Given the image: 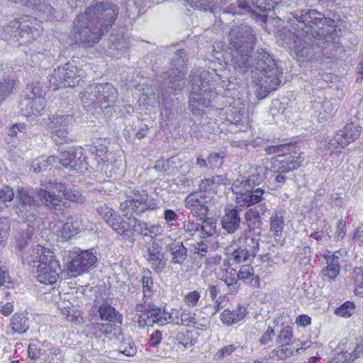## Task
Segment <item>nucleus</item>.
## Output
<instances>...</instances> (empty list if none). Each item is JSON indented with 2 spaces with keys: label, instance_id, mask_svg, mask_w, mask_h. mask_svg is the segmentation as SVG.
<instances>
[{
  "label": "nucleus",
  "instance_id": "1",
  "mask_svg": "<svg viewBox=\"0 0 363 363\" xmlns=\"http://www.w3.org/2000/svg\"><path fill=\"white\" fill-rule=\"evenodd\" d=\"M230 48L237 56L231 60V65L240 74L250 69V78L255 84L256 96L262 99L277 89L282 76V69L274 58L262 48L252 52L256 43V35L250 26L241 24L233 27L228 33Z\"/></svg>",
  "mask_w": 363,
  "mask_h": 363
},
{
  "label": "nucleus",
  "instance_id": "2",
  "mask_svg": "<svg viewBox=\"0 0 363 363\" xmlns=\"http://www.w3.org/2000/svg\"><path fill=\"white\" fill-rule=\"evenodd\" d=\"M285 4L281 15L277 17L291 23L298 35L308 37L318 47L324 48L333 40L336 31L335 21L316 9L302 8L297 0H289Z\"/></svg>",
  "mask_w": 363,
  "mask_h": 363
},
{
  "label": "nucleus",
  "instance_id": "3",
  "mask_svg": "<svg viewBox=\"0 0 363 363\" xmlns=\"http://www.w3.org/2000/svg\"><path fill=\"white\" fill-rule=\"evenodd\" d=\"M119 6L111 1H93L73 22L71 35L77 43L91 47L114 25Z\"/></svg>",
  "mask_w": 363,
  "mask_h": 363
},
{
  "label": "nucleus",
  "instance_id": "4",
  "mask_svg": "<svg viewBox=\"0 0 363 363\" xmlns=\"http://www.w3.org/2000/svg\"><path fill=\"white\" fill-rule=\"evenodd\" d=\"M265 151L269 155L278 154L271 158L272 166L270 167L274 172L279 173L274 178V181L279 184L277 187L286 181V177L281 174L298 169L304 160L303 153L298 152L294 145L291 143L270 145L265 148Z\"/></svg>",
  "mask_w": 363,
  "mask_h": 363
},
{
  "label": "nucleus",
  "instance_id": "5",
  "mask_svg": "<svg viewBox=\"0 0 363 363\" xmlns=\"http://www.w3.org/2000/svg\"><path fill=\"white\" fill-rule=\"evenodd\" d=\"M37 194L41 204L55 211H62L66 207L63 199L77 203H82L84 200L78 190L71 189L62 182L50 183L45 188L38 189Z\"/></svg>",
  "mask_w": 363,
  "mask_h": 363
},
{
  "label": "nucleus",
  "instance_id": "6",
  "mask_svg": "<svg viewBox=\"0 0 363 363\" xmlns=\"http://www.w3.org/2000/svg\"><path fill=\"white\" fill-rule=\"evenodd\" d=\"M191 90L189 97V108L193 112H200L201 108L210 104L208 92L214 89V83L208 72L197 71L190 74Z\"/></svg>",
  "mask_w": 363,
  "mask_h": 363
},
{
  "label": "nucleus",
  "instance_id": "7",
  "mask_svg": "<svg viewBox=\"0 0 363 363\" xmlns=\"http://www.w3.org/2000/svg\"><path fill=\"white\" fill-rule=\"evenodd\" d=\"M159 208L158 200L149 195L145 189L130 188L126 191V199L120 203L123 216H142L144 213Z\"/></svg>",
  "mask_w": 363,
  "mask_h": 363
},
{
  "label": "nucleus",
  "instance_id": "8",
  "mask_svg": "<svg viewBox=\"0 0 363 363\" xmlns=\"http://www.w3.org/2000/svg\"><path fill=\"white\" fill-rule=\"evenodd\" d=\"M96 211L117 234L122 236L124 240H132L133 230L130 217H126L127 218L125 219L106 204L99 206Z\"/></svg>",
  "mask_w": 363,
  "mask_h": 363
},
{
  "label": "nucleus",
  "instance_id": "9",
  "mask_svg": "<svg viewBox=\"0 0 363 363\" xmlns=\"http://www.w3.org/2000/svg\"><path fill=\"white\" fill-rule=\"evenodd\" d=\"M96 211L117 234L122 236L124 240H132L133 230L130 217H126L127 218L125 219L106 204L99 206Z\"/></svg>",
  "mask_w": 363,
  "mask_h": 363
},
{
  "label": "nucleus",
  "instance_id": "10",
  "mask_svg": "<svg viewBox=\"0 0 363 363\" xmlns=\"http://www.w3.org/2000/svg\"><path fill=\"white\" fill-rule=\"evenodd\" d=\"M188 61L187 52L184 49L176 51L171 62V68L166 72V83L172 89L170 94H174L177 90H181L184 87V77L185 74V65Z\"/></svg>",
  "mask_w": 363,
  "mask_h": 363
},
{
  "label": "nucleus",
  "instance_id": "11",
  "mask_svg": "<svg viewBox=\"0 0 363 363\" xmlns=\"http://www.w3.org/2000/svg\"><path fill=\"white\" fill-rule=\"evenodd\" d=\"M82 72L73 62H68L53 70L49 78L50 86L54 90L61 87L74 86L82 77Z\"/></svg>",
  "mask_w": 363,
  "mask_h": 363
},
{
  "label": "nucleus",
  "instance_id": "12",
  "mask_svg": "<svg viewBox=\"0 0 363 363\" xmlns=\"http://www.w3.org/2000/svg\"><path fill=\"white\" fill-rule=\"evenodd\" d=\"M67 272L69 277H76L88 272L97 261L96 257L89 250L74 248L69 254Z\"/></svg>",
  "mask_w": 363,
  "mask_h": 363
},
{
  "label": "nucleus",
  "instance_id": "13",
  "mask_svg": "<svg viewBox=\"0 0 363 363\" xmlns=\"http://www.w3.org/2000/svg\"><path fill=\"white\" fill-rule=\"evenodd\" d=\"M285 4H281V0H252L250 6L245 0H238V7L233 11V14L252 13L255 15L266 17L265 14H259V12L268 13L273 11L275 15H281Z\"/></svg>",
  "mask_w": 363,
  "mask_h": 363
},
{
  "label": "nucleus",
  "instance_id": "14",
  "mask_svg": "<svg viewBox=\"0 0 363 363\" xmlns=\"http://www.w3.org/2000/svg\"><path fill=\"white\" fill-rule=\"evenodd\" d=\"M259 238L254 237L239 238L235 243V247L230 253L229 262L231 264H237L251 261L259 251Z\"/></svg>",
  "mask_w": 363,
  "mask_h": 363
},
{
  "label": "nucleus",
  "instance_id": "15",
  "mask_svg": "<svg viewBox=\"0 0 363 363\" xmlns=\"http://www.w3.org/2000/svg\"><path fill=\"white\" fill-rule=\"evenodd\" d=\"M233 191L237 194L236 201L242 206H250L258 203L263 199L266 193L263 186L250 185L247 186L245 182L236 179L232 186Z\"/></svg>",
  "mask_w": 363,
  "mask_h": 363
},
{
  "label": "nucleus",
  "instance_id": "16",
  "mask_svg": "<svg viewBox=\"0 0 363 363\" xmlns=\"http://www.w3.org/2000/svg\"><path fill=\"white\" fill-rule=\"evenodd\" d=\"M36 268L37 280L45 284L55 283L62 272L59 262L55 259L54 252L52 251L47 252L45 257H43L42 263L36 265Z\"/></svg>",
  "mask_w": 363,
  "mask_h": 363
},
{
  "label": "nucleus",
  "instance_id": "17",
  "mask_svg": "<svg viewBox=\"0 0 363 363\" xmlns=\"http://www.w3.org/2000/svg\"><path fill=\"white\" fill-rule=\"evenodd\" d=\"M143 308L138 320L140 325L143 327L145 325L151 326L154 323H157L159 325H164L172 318L171 314L165 313L164 311L162 312L160 308L156 307L154 304L150 303L146 304L145 301Z\"/></svg>",
  "mask_w": 363,
  "mask_h": 363
},
{
  "label": "nucleus",
  "instance_id": "18",
  "mask_svg": "<svg viewBox=\"0 0 363 363\" xmlns=\"http://www.w3.org/2000/svg\"><path fill=\"white\" fill-rule=\"evenodd\" d=\"M56 157L58 164L70 170L81 171L86 164V157L81 147H70L67 151L61 152Z\"/></svg>",
  "mask_w": 363,
  "mask_h": 363
},
{
  "label": "nucleus",
  "instance_id": "19",
  "mask_svg": "<svg viewBox=\"0 0 363 363\" xmlns=\"http://www.w3.org/2000/svg\"><path fill=\"white\" fill-rule=\"evenodd\" d=\"M145 247L146 260L155 273L160 274L165 269L167 262L162 247L156 241H153L152 243L146 244Z\"/></svg>",
  "mask_w": 363,
  "mask_h": 363
},
{
  "label": "nucleus",
  "instance_id": "20",
  "mask_svg": "<svg viewBox=\"0 0 363 363\" xmlns=\"http://www.w3.org/2000/svg\"><path fill=\"white\" fill-rule=\"evenodd\" d=\"M96 91L101 110L104 111L115 106L118 99V91L111 84H97Z\"/></svg>",
  "mask_w": 363,
  "mask_h": 363
},
{
  "label": "nucleus",
  "instance_id": "21",
  "mask_svg": "<svg viewBox=\"0 0 363 363\" xmlns=\"http://www.w3.org/2000/svg\"><path fill=\"white\" fill-rule=\"evenodd\" d=\"M297 31H291L289 30L286 35L289 36L290 39H292L294 43V53L300 62L310 60L313 55V51L309 43H307L303 38H306L304 35H298Z\"/></svg>",
  "mask_w": 363,
  "mask_h": 363
},
{
  "label": "nucleus",
  "instance_id": "22",
  "mask_svg": "<svg viewBox=\"0 0 363 363\" xmlns=\"http://www.w3.org/2000/svg\"><path fill=\"white\" fill-rule=\"evenodd\" d=\"M241 210L237 207L228 206L224 209L221 217L222 228L229 234H233L241 227Z\"/></svg>",
  "mask_w": 363,
  "mask_h": 363
},
{
  "label": "nucleus",
  "instance_id": "23",
  "mask_svg": "<svg viewBox=\"0 0 363 363\" xmlns=\"http://www.w3.org/2000/svg\"><path fill=\"white\" fill-rule=\"evenodd\" d=\"M130 223L132 224L133 234L132 240L129 241L132 242L134 241L133 236L135 232L142 236L150 237L152 239L156 238L162 232V228L160 224H152L142 221L133 216H131Z\"/></svg>",
  "mask_w": 363,
  "mask_h": 363
},
{
  "label": "nucleus",
  "instance_id": "24",
  "mask_svg": "<svg viewBox=\"0 0 363 363\" xmlns=\"http://www.w3.org/2000/svg\"><path fill=\"white\" fill-rule=\"evenodd\" d=\"M130 46L129 39L121 33L111 34L108 38V52L116 58H121L126 54L130 49Z\"/></svg>",
  "mask_w": 363,
  "mask_h": 363
},
{
  "label": "nucleus",
  "instance_id": "25",
  "mask_svg": "<svg viewBox=\"0 0 363 363\" xmlns=\"http://www.w3.org/2000/svg\"><path fill=\"white\" fill-rule=\"evenodd\" d=\"M18 36L20 44L27 43L36 39L41 34L39 23L35 20L21 21L18 20Z\"/></svg>",
  "mask_w": 363,
  "mask_h": 363
},
{
  "label": "nucleus",
  "instance_id": "26",
  "mask_svg": "<svg viewBox=\"0 0 363 363\" xmlns=\"http://www.w3.org/2000/svg\"><path fill=\"white\" fill-rule=\"evenodd\" d=\"M37 107L32 108V98L29 95L23 94L21 101L18 104V108L23 116L29 117L31 116H38L42 114L45 110L46 101L44 97H38L37 99Z\"/></svg>",
  "mask_w": 363,
  "mask_h": 363
},
{
  "label": "nucleus",
  "instance_id": "27",
  "mask_svg": "<svg viewBox=\"0 0 363 363\" xmlns=\"http://www.w3.org/2000/svg\"><path fill=\"white\" fill-rule=\"evenodd\" d=\"M166 250L169 254V263L172 265H184L188 257V249L184 245L183 242L174 240L167 245Z\"/></svg>",
  "mask_w": 363,
  "mask_h": 363
},
{
  "label": "nucleus",
  "instance_id": "28",
  "mask_svg": "<svg viewBox=\"0 0 363 363\" xmlns=\"http://www.w3.org/2000/svg\"><path fill=\"white\" fill-rule=\"evenodd\" d=\"M185 206L191 210V213L203 219L207 216L208 207L204 198L199 196L196 194H190L185 199Z\"/></svg>",
  "mask_w": 363,
  "mask_h": 363
},
{
  "label": "nucleus",
  "instance_id": "29",
  "mask_svg": "<svg viewBox=\"0 0 363 363\" xmlns=\"http://www.w3.org/2000/svg\"><path fill=\"white\" fill-rule=\"evenodd\" d=\"M41 204H33L32 206H13L11 215L15 214L22 217L25 222L31 225L38 218Z\"/></svg>",
  "mask_w": 363,
  "mask_h": 363
},
{
  "label": "nucleus",
  "instance_id": "30",
  "mask_svg": "<svg viewBox=\"0 0 363 363\" xmlns=\"http://www.w3.org/2000/svg\"><path fill=\"white\" fill-rule=\"evenodd\" d=\"M327 262V267L322 270L324 277L329 280H334L340 272V257L335 253L325 257Z\"/></svg>",
  "mask_w": 363,
  "mask_h": 363
},
{
  "label": "nucleus",
  "instance_id": "31",
  "mask_svg": "<svg viewBox=\"0 0 363 363\" xmlns=\"http://www.w3.org/2000/svg\"><path fill=\"white\" fill-rule=\"evenodd\" d=\"M48 251H50L49 249H46L40 245H36L32 248L30 253H27L26 251L21 254V259L23 263H26L30 265L32 263L35 264L42 263L43 257L47 254Z\"/></svg>",
  "mask_w": 363,
  "mask_h": 363
},
{
  "label": "nucleus",
  "instance_id": "32",
  "mask_svg": "<svg viewBox=\"0 0 363 363\" xmlns=\"http://www.w3.org/2000/svg\"><path fill=\"white\" fill-rule=\"evenodd\" d=\"M362 132V126L350 123L346 124L342 130L338 131V133L342 138V141H346V146L352 142L357 140Z\"/></svg>",
  "mask_w": 363,
  "mask_h": 363
},
{
  "label": "nucleus",
  "instance_id": "33",
  "mask_svg": "<svg viewBox=\"0 0 363 363\" xmlns=\"http://www.w3.org/2000/svg\"><path fill=\"white\" fill-rule=\"evenodd\" d=\"M18 20H13L0 28V38L9 43L20 42Z\"/></svg>",
  "mask_w": 363,
  "mask_h": 363
},
{
  "label": "nucleus",
  "instance_id": "34",
  "mask_svg": "<svg viewBox=\"0 0 363 363\" xmlns=\"http://www.w3.org/2000/svg\"><path fill=\"white\" fill-rule=\"evenodd\" d=\"M72 121V116L71 115L55 114L49 117L45 124L48 129L55 131L60 128L69 127Z\"/></svg>",
  "mask_w": 363,
  "mask_h": 363
},
{
  "label": "nucleus",
  "instance_id": "35",
  "mask_svg": "<svg viewBox=\"0 0 363 363\" xmlns=\"http://www.w3.org/2000/svg\"><path fill=\"white\" fill-rule=\"evenodd\" d=\"M230 184L225 174L220 175H213L211 177L203 180L199 185L200 189L203 191L216 190L220 185L227 186Z\"/></svg>",
  "mask_w": 363,
  "mask_h": 363
},
{
  "label": "nucleus",
  "instance_id": "36",
  "mask_svg": "<svg viewBox=\"0 0 363 363\" xmlns=\"http://www.w3.org/2000/svg\"><path fill=\"white\" fill-rule=\"evenodd\" d=\"M80 94V98L84 108L86 110H91L92 108H99L96 86L86 88V90Z\"/></svg>",
  "mask_w": 363,
  "mask_h": 363
},
{
  "label": "nucleus",
  "instance_id": "37",
  "mask_svg": "<svg viewBox=\"0 0 363 363\" xmlns=\"http://www.w3.org/2000/svg\"><path fill=\"white\" fill-rule=\"evenodd\" d=\"M245 317V309L239 306L235 310H224L220 314L222 322L228 325H233L244 319Z\"/></svg>",
  "mask_w": 363,
  "mask_h": 363
},
{
  "label": "nucleus",
  "instance_id": "38",
  "mask_svg": "<svg viewBox=\"0 0 363 363\" xmlns=\"http://www.w3.org/2000/svg\"><path fill=\"white\" fill-rule=\"evenodd\" d=\"M10 327L13 333L23 334L30 328L29 319L23 314H14L10 320Z\"/></svg>",
  "mask_w": 363,
  "mask_h": 363
},
{
  "label": "nucleus",
  "instance_id": "39",
  "mask_svg": "<svg viewBox=\"0 0 363 363\" xmlns=\"http://www.w3.org/2000/svg\"><path fill=\"white\" fill-rule=\"evenodd\" d=\"M15 85L16 82L12 76L0 77V105L13 94Z\"/></svg>",
  "mask_w": 363,
  "mask_h": 363
},
{
  "label": "nucleus",
  "instance_id": "40",
  "mask_svg": "<svg viewBox=\"0 0 363 363\" xmlns=\"http://www.w3.org/2000/svg\"><path fill=\"white\" fill-rule=\"evenodd\" d=\"M108 143V140L106 138H95L92 141V144L89 147V151L91 154L96 155L98 156L96 157L97 162L99 164L106 163L107 160H104L101 157L105 155L108 152L107 144Z\"/></svg>",
  "mask_w": 363,
  "mask_h": 363
},
{
  "label": "nucleus",
  "instance_id": "41",
  "mask_svg": "<svg viewBox=\"0 0 363 363\" xmlns=\"http://www.w3.org/2000/svg\"><path fill=\"white\" fill-rule=\"evenodd\" d=\"M231 294H236L240 286L238 274L235 269L228 267L222 278Z\"/></svg>",
  "mask_w": 363,
  "mask_h": 363
},
{
  "label": "nucleus",
  "instance_id": "42",
  "mask_svg": "<svg viewBox=\"0 0 363 363\" xmlns=\"http://www.w3.org/2000/svg\"><path fill=\"white\" fill-rule=\"evenodd\" d=\"M33 230L34 228L33 225L28 224L26 231L22 230L16 233L15 239L17 247L21 251V254H22L23 252H25L26 247L30 241Z\"/></svg>",
  "mask_w": 363,
  "mask_h": 363
},
{
  "label": "nucleus",
  "instance_id": "43",
  "mask_svg": "<svg viewBox=\"0 0 363 363\" xmlns=\"http://www.w3.org/2000/svg\"><path fill=\"white\" fill-rule=\"evenodd\" d=\"M245 218L250 230H260L262 221L259 211L257 208L247 210L245 213Z\"/></svg>",
  "mask_w": 363,
  "mask_h": 363
},
{
  "label": "nucleus",
  "instance_id": "44",
  "mask_svg": "<svg viewBox=\"0 0 363 363\" xmlns=\"http://www.w3.org/2000/svg\"><path fill=\"white\" fill-rule=\"evenodd\" d=\"M16 199L18 201V205L14 206H24L40 203L39 201L35 199L34 196L26 189L18 187L17 189Z\"/></svg>",
  "mask_w": 363,
  "mask_h": 363
},
{
  "label": "nucleus",
  "instance_id": "45",
  "mask_svg": "<svg viewBox=\"0 0 363 363\" xmlns=\"http://www.w3.org/2000/svg\"><path fill=\"white\" fill-rule=\"evenodd\" d=\"M98 313L101 320L116 322L117 320L118 313L115 308L106 302L99 306Z\"/></svg>",
  "mask_w": 363,
  "mask_h": 363
},
{
  "label": "nucleus",
  "instance_id": "46",
  "mask_svg": "<svg viewBox=\"0 0 363 363\" xmlns=\"http://www.w3.org/2000/svg\"><path fill=\"white\" fill-rule=\"evenodd\" d=\"M269 223L270 231L274 236L280 235L284 226L283 213L275 211L270 217Z\"/></svg>",
  "mask_w": 363,
  "mask_h": 363
},
{
  "label": "nucleus",
  "instance_id": "47",
  "mask_svg": "<svg viewBox=\"0 0 363 363\" xmlns=\"http://www.w3.org/2000/svg\"><path fill=\"white\" fill-rule=\"evenodd\" d=\"M57 164H58L57 157L50 156L46 160L40 159L34 161L30 167V170L34 173H40L43 170L46 169L49 166H57Z\"/></svg>",
  "mask_w": 363,
  "mask_h": 363
},
{
  "label": "nucleus",
  "instance_id": "48",
  "mask_svg": "<svg viewBox=\"0 0 363 363\" xmlns=\"http://www.w3.org/2000/svg\"><path fill=\"white\" fill-rule=\"evenodd\" d=\"M11 228L9 217L2 216L0 217V250H1L7 242L8 236Z\"/></svg>",
  "mask_w": 363,
  "mask_h": 363
},
{
  "label": "nucleus",
  "instance_id": "49",
  "mask_svg": "<svg viewBox=\"0 0 363 363\" xmlns=\"http://www.w3.org/2000/svg\"><path fill=\"white\" fill-rule=\"evenodd\" d=\"M202 224L201 225L200 230L202 233L207 237H213L217 235L216 230V220L213 218L205 217L201 219Z\"/></svg>",
  "mask_w": 363,
  "mask_h": 363
},
{
  "label": "nucleus",
  "instance_id": "50",
  "mask_svg": "<svg viewBox=\"0 0 363 363\" xmlns=\"http://www.w3.org/2000/svg\"><path fill=\"white\" fill-rule=\"evenodd\" d=\"M151 274V271L147 269L146 271H144L142 277L141 281L143 284L144 298L151 296L154 291V281Z\"/></svg>",
  "mask_w": 363,
  "mask_h": 363
},
{
  "label": "nucleus",
  "instance_id": "51",
  "mask_svg": "<svg viewBox=\"0 0 363 363\" xmlns=\"http://www.w3.org/2000/svg\"><path fill=\"white\" fill-rule=\"evenodd\" d=\"M208 248V245L203 242H196L190 247V256L194 259H196L198 257L202 258L206 257Z\"/></svg>",
  "mask_w": 363,
  "mask_h": 363
},
{
  "label": "nucleus",
  "instance_id": "52",
  "mask_svg": "<svg viewBox=\"0 0 363 363\" xmlns=\"http://www.w3.org/2000/svg\"><path fill=\"white\" fill-rule=\"evenodd\" d=\"M192 8L203 10L204 11H213L214 0H185Z\"/></svg>",
  "mask_w": 363,
  "mask_h": 363
},
{
  "label": "nucleus",
  "instance_id": "53",
  "mask_svg": "<svg viewBox=\"0 0 363 363\" xmlns=\"http://www.w3.org/2000/svg\"><path fill=\"white\" fill-rule=\"evenodd\" d=\"M352 279L354 280L355 285V294H363V266L354 268Z\"/></svg>",
  "mask_w": 363,
  "mask_h": 363
},
{
  "label": "nucleus",
  "instance_id": "54",
  "mask_svg": "<svg viewBox=\"0 0 363 363\" xmlns=\"http://www.w3.org/2000/svg\"><path fill=\"white\" fill-rule=\"evenodd\" d=\"M201 224L193 220H186L182 223V226L179 228L182 234H187L192 237L196 233L200 231Z\"/></svg>",
  "mask_w": 363,
  "mask_h": 363
},
{
  "label": "nucleus",
  "instance_id": "55",
  "mask_svg": "<svg viewBox=\"0 0 363 363\" xmlns=\"http://www.w3.org/2000/svg\"><path fill=\"white\" fill-rule=\"evenodd\" d=\"M260 170V172L252 174L250 175L247 179H245L243 178L242 179H240V181L245 182V184H247V186H250V185H255L257 186H259L264 180V174L265 172H267L268 169L267 167H264L263 172H262V169Z\"/></svg>",
  "mask_w": 363,
  "mask_h": 363
},
{
  "label": "nucleus",
  "instance_id": "56",
  "mask_svg": "<svg viewBox=\"0 0 363 363\" xmlns=\"http://www.w3.org/2000/svg\"><path fill=\"white\" fill-rule=\"evenodd\" d=\"M354 311V305L352 302L347 301L344 303L341 306L337 308L335 313L336 315L348 318L350 317Z\"/></svg>",
  "mask_w": 363,
  "mask_h": 363
},
{
  "label": "nucleus",
  "instance_id": "57",
  "mask_svg": "<svg viewBox=\"0 0 363 363\" xmlns=\"http://www.w3.org/2000/svg\"><path fill=\"white\" fill-rule=\"evenodd\" d=\"M52 138L56 143H67L69 140V127H65L52 131Z\"/></svg>",
  "mask_w": 363,
  "mask_h": 363
},
{
  "label": "nucleus",
  "instance_id": "58",
  "mask_svg": "<svg viewBox=\"0 0 363 363\" xmlns=\"http://www.w3.org/2000/svg\"><path fill=\"white\" fill-rule=\"evenodd\" d=\"M23 94L26 95H29L31 98L43 97V90L40 86L39 82L28 84L23 91Z\"/></svg>",
  "mask_w": 363,
  "mask_h": 363
},
{
  "label": "nucleus",
  "instance_id": "59",
  "mask_svg": "<svg viewBox=\"0 0 363 363\" xmlns=\"http://www.w3.org/2000/svg\"><path fill=\"white\" fill-rule=\"evenodd\" d=\"M326 146L328 150H330L331 152H333L335 150L340 147H346V141H342L340 138L338 132L334 135V137L331 139H329L326 141Z\"/></svg>",
  "mask_w": 363,
  "mask_h": 363
},
{
  "label": "nucleus",
  "instance_id": "60",
  "mask_svg": "<svg viewBox=\"0 0 363 363\" xmlns=\"http://www.w3.org/2000/svg\"><path fill=\"white\" fill-rule=\"evenodd\" d=\"M69 224L72 226V230H74L77 233L86 228L84 225V220L80 215H74L71 216L68 220Z\"/></svg>",
  "mask_w": 363,
  "mask_h": 363
},
{
  "label": "nucleus",
  "instance_id": "61",
  "mask_svg": "<svg viewBox=\"0 0 363 363\" xmlns=\"http://www.w3.org/2000/svg\"><path fill=\"white\" fill-rule=\"evenodd\" d=\"M294 349H291L289 345H281L273 351L274 356H277L279 359H284L292 355Z\"/></svg>",
  "mask_w": 363,
  "mask_h": 363
},
{
  "label": "nucleus",
  "instance_id": "62",
  "mask_svg": "<svg viewBox=\"0 0 363 363\" xmlns=\"http://www.w3.org/2000/svg\"><path fill=\"white\" fill-rule=\"evenodd\" d=\"M292 337V330L287 326L283 328L277 337V342L280 345H289Z\"/></svg>",
  "mask_w": 363,
  "mask_h": 363
},
{
  "label": "nucleus",
  "instance_id": "63",
  "mask_svg": "<svg viewBox=\"0 0 363 363\" xmlns=\"http://www.w3.org/2000/svg\"><path fill=\"white\" fill-rule=\"evenodd\" d=\"M175 339L184 347L193 345L191 333L188 330L177 333Z\"/></svg>",
  "mask_w": 363,
  "mask_h": 363
},
{
  "label": "nucleus",
  "instance_id": "64",
  "mask_svg": "<svg viewBox=\"0 0 363 363\" xmlns=\"http://www.w3.org/2000/svg\"><path fill=\"white\" fill-rule=\"evenodd\" d=\"M201 298L200 293L198 291H192L189 292L184 297V302L188 306L194 307L197 305L199 299Z\"/></svg>",
  "mask_w": 363,
  "mask_h": 363
}]
</instances>
